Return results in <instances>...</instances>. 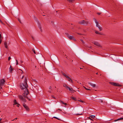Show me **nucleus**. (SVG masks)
I'll use <instances>...</instances> for the list:
<instances>
[{
  "label": "nucleus",
  "instance_id": "1",
  "mask_svg": "<svg viewBox=\"0 0 123 123\" xmlns=\"http://www.w3.org/2000/svg\"><path fill=\"white\" fill-rule=\"evenodd\" d=\"M27 80L26 78H25L24 80V83L20 85V88L22 89H25L24 91V95H27L29 93L27 89L28 86L27 83Z\"/></svg>",
  "mask_w": 123,
  "mask_h": 123
},
{
  "label": "nucleus",
  "instance_id": "2",
  "mask_svg": "<svg viewBox=\"0 0 123 123\" xmlns=\"http://www.w3.org/2000/svg\"><path fill=\"white\" fill-rule=\"evenodd\" d=\"M24 98L21 95H19V97L21 100H22V101H23L24 102H25L26 101V100L25 98V97H26L27 99L29 101L31 100V99H30V98H29L27 96L25 97V96H26V95H24Z\"/></svg>",
  "mask_w": 123,
  "mask_h": 123
},
{
  "label": "nucleus",
  "instance_id": "3",
  "mask_svg": "<svg viewBox=\"0 0 123 123\" xmlns=\"http://www.w3.org/2000/svg\"><path fill=\"white\" fill-rule=\"evenodd\" d=\"M4 80L3 79L0 80V88L2 89V88L1 86L3 85L5 82Z\"/></svg>",
  "mask_w": 123,
  "mask_h": 123
},
{
  "label": "nucleus",
  "instance_id": "4",
  "mask_svg": "<svg viewBox=\"0 0 123 123\" xmlns=\"http://www.w3.org/2000/svg\"><path fill=\"white\" fill-rule=\"evenodd\" d=\"M23 106L24 108L27 111H29V109L27 106L25 104H23Z\"/></svg>",
  "mask_w": 123,
  "mask_h": 123
},
{
  "label": "nucleus",
  "instance_id": "5",
  "mask_svg": "<svg viewBox=\"0 0 123 123\" xmlns=\"http://www.w3.org/2000/svg\"><path fill=\"white\" fill-rule=\"evenodd\" d=\"M93 19L96 24V26L98 27H99L100 25H99L98 23L97 20L95 18H94Z\"/></svg>",
  "mask_w": 123,
  "mask_h": 123
},
{
  "label": "nucleus",
  "instance_id": "6",
  "mask_svg": "<svg viewBox=\"0 0 123 123\" xmlns=\"http://www.w3.org/2000/svg\"><path fill=\"white\" fill-rule=\"evenodd\" d=\"M110 83L111 85L116 86H119V85L117 83H115L114 82H111Z\"/></svg>",
  "mask_w": 123,
  "mask_h": 123
},
{
  "label": "nucleus",
  "instance_id": "7",
  "mask_svg": "<svg viewBox=\"0 0 123 123\" xmlns=\"http://www.w3.org/2000/svg\"><path fill=\"white\" fill-rule=\"evenodd\" d=\"M68 38L70 39L73 40L74 41H75L76 40L75 39L73 36H68Z\"/></svg>",
  "mask_w": 123,
  "mask_h": 123
},
{
  "label": "nucleus",
  "instance_id": "8",
  "mask_svg": "<svg viewBox=\"0 0 123 123\" xmlns=\"http://www.w3.org/2000/svg\"><path fill=\"white\" fill-rule=\"evenodd\" d=\"M4 44L5 47L6 49H8V44L6 42H5L4 43Z\"/></svg>",
  "mask_w": 123,
  "mask_h": 123
},
{
  "label": "nucleus",
  "instance_id": "9",
  "mask_svg": "<svg viewBox=\"0 0 123 123\" xmlns=\"http://www.w3.org/2000/svg\"><path fill=\"white\" fill-rule=\"evenodd\" d=\"M13 68H12L11 66H10L9 68V72L10 73H12V71L13 70Z\"/></svg>",
  "mask_w": 123,
  "mask_h": 123
},
{
  "label": "nucleus",
  "instance_id": "10",
  "mask_svg": "<svg viewBox=\"0 0 123 123\" xmlns=\"http://www.w3.org/2000/svg\"><path fill=\"white\" fill-rule=\"evenodd\" d=\"M89 84L93 87H94L95 86V84H93L91 83H89Z\"/></svg>",
  "mask_w": 123,
  "mask_h": 123
},
{
  "label": "nucleus",
  "instance_id": "11",
  "mask_svg": "<svg viewBox=\"0 0 123 123\" xmlns=\"http://www.w3.org/2000/svg\"><path fill=\"white\" fill-rule=\"evenodd\" d=\"M79 23L80 24H85L86 23V22L84 20H83L79 22Z\"/></svg>",
  "mask_w": 123,
  "mask_h": 123
},
{
  "label": "nucleus",
  "instance_id": "12",
  "mask_svg": "<svg viewBox=\"0 0 123 123\" xmlns=\"http://www.w3.org/2000/svg\"><path fill=\"white\" fill-rule=\"evenodd\" d=\"M20 70L21 71L20 72L21 73H22V74H21V75H20V77H21V76L22 77H21V79H22L24 76V75H22L23 71H22V70Z\"/></svg>",
  "mask_w": 123,
  "mask_h": 123
},
{
  "label": "nucleus",
  "instance_id": "13",
  "mask_svg": "<svg viewBox=\"0 0 123 123\" xmlns=\"http://www.w3.org/2000/svg\"><path fill=\"white\" fill-rule=\"evenodd\" d=\"M92 43H93L94 44L97 45H98L99 44L98 42L96 41H94L93 42H92Z\"/></svg>",
  "mask_w": 123,
  "mask_h": 123
},
{
  "label": "nucleus",
  "instance_id": "14",
  "mask_svg": "<svg viewBox=\"0 0 123 123\" xmlns=\"http://www.w3.org/2000/svg\"><path fill=\"white\" fill-rule=\"evenodd\" d=\"M63 86L67 89H68L69 87L66 84H63Z\"/></svg>",
  "mask_w": 123,
  "mask_h": 123
},
{
  "label": "nucleus",
  "instance_id": "15",
  "mask_svg": "<svg viewBox=\"0 0 123 123\" xmlns=\"http://www.w3.org/2000/svg\"><path fill=\"white\" fill-rule=\"evenodd\" d=\"M71 98L74 101H76L77 100L76 98L73 97H71Z\"/></svg>",
  "mask_w": 123,
  "mask_h": 123
},
{
  "label": "nucleus",
  "instance_id": "16",
  "mask_svg": "<svg viewBox=\"0 0 123 123\" xmlns=\"http://www.w3.org/2000/svg\"><path fill=\"white\" fill-rule=\"evenodd\" d=\"M62 74L64 76L67 78H68V76L67 74H66L65 73H62Z\"/></svg>",
  "mask_w": 123,
  "mask_h": 123
},
{
  "label": "nucleus",
  "instance_id": "17",
  "mask_svg": "<svg viewBox=\"0 0 123 123\" xmlns=\"http://www.w3.org/2000/svg\"><path fill=\"white\" fill-rule=\"evenodd\" d=\"M68 89L70 92H72L73 91V89L72 88H70L69 87Z\"/></svg>",
  "mask_w": 123,
  "mask_h": 123
},
{
  "label": "nucleus",
  "instance_id": "18",
  "mask_svg": "<svg viewBox=\"0 0 123 123\" xmlns=\"http://www.w3.org/2000/svg\"><path fill=\"white\" fill-rule=\"evenodd\" d=\"M60 103L62 104L65 105H67V104L66 103H64V102L62 101H61Z\"/></svg>",
  "mask_w": 123,
  "mask_h": 123
},
{
  "label": "nucleus",
  "instance_id": "19",
  "mask_svg": "<svg viewBox=\"0 0 123 123\" xmlns=\"http://www.w3.org/2000/svg\"><path fill=\"white\" fill-rule=\"evenodd\" d=\"M14 105H16V104H17L18 105V103H17V102H16V100H14Z\"/></svg>",
  "mask_w": 123,
  "mask_h": 123
},
{
  "label": "nucleus",
  "instance_id": "20",
  "mask_svg": "<svg viewBox=\"0 0 123 123\" xmlns=\"http://www.w3.org/2000/svg\"><path fill=\"white\" fill-rule=\"evenodd\" d=\"M67 78L68 79V80L69 81H70V80L72 82H73L72 80L69 77H68Z\"/></svg>",
  "mask_w": 123,
  "mask_h": 123
},
{
  "label": "nucleus",
  "instance_id": "21",
  "mask_svg": "<svg viewBox=\"0 0 123 123\" xmlns=\"http://www.w3.org/2000/svg\"><path fill=\"white\" fill-rule=\"evenodd\" d=\"M98 28L100 31H101L102 30V28L100 26H99V27H98Z\"/></svg>",
  "mask_w": 123,
  "mask_h": 123
},
{
  "label": "nucleus",
  "instance_id": "22",
  "mask_svg": "<svg viewBox=\"0 0 123 123\" xmlns=\"http://www.w3.org/2000/svg\"><path fill=\"white\" fill-rule=\"evenodd\" d=\"M69 2H73L74 1V0H67Z\"/></svg>",
  "mask_w": 123,
  "mask_h": 123
},
{
  "label": "nucleus",
  "instance_id": "23",
  "mask_svg": "<svg viewBox=\"0 0 123 123\" xmlns=\"http://www.w3.org/2000/svg\"><path fill=\"white\" fill-rule=\"evenodd\" d=\"M123 119V118H119L117 119L116 120H115V122L116 121H117L119 120H121V119Z\"/></svg>",
  "mask_w": 123,
  "mask_h": 123
},
{
  "label": "nucleus",
  "instance_id": "24",
  "mask_svg": "<svg viewBox=\"0 0 123 123\" xmlns=\"http://www.w3.org/2000/svg\"><path fill=\"white\" fill-rule=\"evenodd\" d=\"M95 33L97 34H100V33L98 31H95Z\"/></svg>",
  "mask_w": 123,
  "mask_h": 123
},
{
  "label": "nucleus",
  "instance_id": "25",
  "mask_svg": "<svg viewBox=\"0 0 123 123\" xmlns=\"http://www.w3.org/2000/svg\"><path fill=\"white\" fill-rule=\"evenodd\" d=\"M90 117H91V118H93L95 117V116L94 115H91L90 116Z\"/></svg>",
  "mask_w": 123,
  "mask_h": 123
},
{
  "label": "nucleus",
  "instance_id": "26",
  "mask_svg": "<svg viewBox=\"0 0 123 123\" xmlns=\"http://www.w3.org/2000/svg\"><path fill=\"white\" fill-rule=\"evenodd\" d=\"M32 50L33 51L34 53L35 54H36V52L34 49H32Z\"/></svg>",
  "mask_w": 123,
  "mask_h": 123
},
{
  "label": "nucleus",
  "instance_id": "27",
  "mask_svg": "<svg viewBox=\"0 0 123 123\" xmlns=\"http://www.w3.org/2000/svg\"><path fill=\"white\" fill-rule=\"evenodd\" d=\"M83 87L84 88H85L86 90H91L90 89H89L85 87L84 86H83Z\"/></svg>",
  "mask_w": 123,
  "mask_h": 123
},
{
  "label": "nucleus",
  "instance_id": "28",
  "mask_svg": "<svg viewBox=\"0 0 123 123\" xmlns=\"http://www.w3.org/2000/svg\"><path fill=\"white\" fill-rule=\"evenodd\" d=\"M39 28H40V30L41 31V26L40 25H39Z\"/></svg>",
  "mask_w": 123,
  "mask_h": 123
},
{
  "label": "nucleus",
  "instance_id": "29",
  "mask_svg": "<svg viewBox=\"0 0 123 123\" xmlns=\"http://www.w3.org/2000/svg\"><path fill=\"white\" fill-rule=\"evenodd\" d=\"M17 119V118H16L14 119H13V120H12V121H14V120H16Z\"/></svg>",
  "mask_w": 123,
  "mask_h": 123
},
{
  "label": "nucleus",
  "instance_id": "30",
  "mask_svg": "<svg viewBox=\"0 0 123 123\" xmlns=\"http://www.w3.org/2000/svg\"><path fill=\"white\" fill-rule=\"evenodd\" d=\"M11 59V57H9L8 58V60L9 61Z\"/></svg>",
  "mask_w": 123,
  "mask_h": 123
},
{
  "label": "nucleus",
  "instance_id": "31",
  "mask_svg": "<svg viewBox=\"0 0 123 123\" xmlns=\"http://www.w3.org/2000/svg\"><path fill=\"white\" fill-rule=\"evenodd\" d=\"M2 41V39L1 38H0V43H1Z\"/></svg>",
  "mask_w": 123,
  "mask_h": 123
},
{
  "label": "nucleus",
  "instance_id": "32",
  "mask_svg": "<svg viewBox=\"0 0 123 123\" xmlns=\"http://www.w3.org/2000/svg\"><path fill=\"white\" fill-rule=\"evenodd\" d=\"M53 118H56V119H58V118L57 117H53Z\"/></svg>",
  "mask_w": 123,
  "mask_h": 123
},
{
  "label": "nucleus",
  "instance_id": "33",
  "mask_svg": "<svg viewBox=\"0 0 123 123\" xmlns=\"http://www.w3.org/2000/svg\"><path fill=\"white\" fill-rule=\"evenodd\" d=\"M52 97L54 98H55V97H54V96L53 95L52 96Z\"/></svg>",
  "mask_w": 123,
  "mask_h": 123
},
{
  "label": "nucleus",
  "instance_id": "34",
  "mask_svg": "<svg viewBox=\"0 0 123 123\" xmlns=\"http://www.w3.org/2000/svg\"><path fill=\"white\" fill-rule=\"evenodd\" d=\"M80 40L83 43H84V41L83 40H81V39Z\"/></svg>",
  "mask_w": 123,
  "mask_h": 123
},
{
  "label": "nucleus",
  "instance_id": "35",
  "mask_svg": "<svg viewBox=\"0 0 123 123\" xmlns=\"http://www.w3.org/2000/svg\"><path fill=\"white\" fill-rule=\"evenodd\" d=\"M49 89H51V86H49Z\"/></svg>",
  "mask_w": 123,
  "mask_h": 123
},
{
  "label": "nucleus",
  "instance_id": "36",
  "mask_svg": "<svg viewBox=\"0 0 123 123\" xmlns=\"http://www.w3.org/2000/svg\"><path fill=\"white\" fill-rule=\"evenodd\" d=\"M78 100L80 102H83V101H82V100Z\"/></svg>",
  "mask_w": 123,
  "mask_h": 123
},
{
  "label": "nucleus",
  "instance_id": "37",
  "mask_svg": "<svg viewBox=\"0 0 123 123\" xmlns=\"http://www.w3.org/2000/svg\"><path fill=\"white\" fill-rule=\"evenodd\" d=\"M2 120L1 118H0V123H2V122L1 121V120Z\"/></svg>",
  "mask_w": 123,
  "mask_h": 123
},
{
  "label": "nucleus",
  "instance_id": "38",
  "mask_svg": "<svg viewBox=\"0 0 123 123\" xmlns=\"http://www.w3.org/2000/svg\"><path fill=\"white\" fill-rule=\"evenodd\" d=\"M16 65H17L18 64V61H17V60H16Z\"/></svg>",
  "mask_w": 123,
  "mask_h": 123
},
{
  "label": "nucleus",
  "instance_id": "39",
  "mask_svg": "<svg viewBox=\"0 0 123 123\" xmlns=\"http://www.w3.org/2000/svg\"><path fill=\"white\" fill-rule=\"evenodd\" d=\"M97 14H98V15H99L101 14V13L100 12V13H97Z\"/></svg>",
  "mask_w": 123,
  "mask_h": 123
},
{
  "label": "nucleus",
  "instance_id": "40",
  "mask_svg": "<svg viewBox=\"0 0 123 123\" xmlns=\"http://www.w3.org/2000/svg\"><path fill=\"white\" fill-rule=\"evenodd\" d=\"M0 22H1V23H2V21L0 19Z\"/></svg>",
  "mask_w": 123,
  "mask_h": 123
},
{
  "label": "nucleus",
  "instance_id": "41",
  "mask_svg": "<svg viewBox=\"0 0 123 123\" xmlns=\"http://www.w3.org/2000/svg\"><path fill=\"white\" fill-rule=\"evenodd\" d=\"M18 20L20 22V23H21V21L19 19H18Z\"/></svg>",
  "mask_w": 123,
  "mask_h": 123
},
{
  "label": "nucleus",
  "instance_id": "42",
  "mask_svg": "<svg viewBox=\"0 0 123 123\" xmlns=\"http://www.w3.org/2000/svg\"><path fill=\"white\" fill-rule=\"evenodd\" d=\"M89 119L91 120H92V119L91 118H90V117H89Z\"/></svg>",
  "mask_w": 123,
  "mask_h": 123
},
{
  "label": "nucleus",
  "instance_id": "43",
  "mask_svg": "<svg viewBox=\"0 0 123 123\" xmlns=\"http://www.w3.org/2000/svg\"><path fill=\"white\" fill-rule=\"evenodd\" d=\"M58 110H60V111H62L61 110L59 109H58Z\"/></svg>",
  "mask_w": 123,
  "mask_h": 123
},
{
  "label": "nucleus",
  "instance_id": "44",
  "mask_svg": "<svg viewBox=\"0 0 123 123\" xmlns=\"http://www.w3.org/2000/svg\"><path fill=\"white\" fill-rule=\"evenodd\" d=\"M0 38H1V35L0 34Z\"/></svg>",
  "mask_w": 123,
  "mask_h": 123
},
{
  "label": "nucleus",
  "instance_id": "45",
  "mask_svg": "<svg viewBox=\"0 0 123 123\" xmlns=\"http://www.w3.org/2000/svg\"><path fill=\"white\" fill-rule=\"evenodd\" d=\"M3 25H5V24H4L3 22H2V23Z\"/></svg>",
  "mask_w": 123,
  "mask_h": 123
},
{
  "label": "nucleus",
  "instance_id": "46",
  "mask_svg": "<svg viewBox=\"0 0 123 123\" xmlns=\"http://www.w3.org/2000/svg\"><path fill=\"white\" fill-rule=\"evenodd\" d=\"M98 73H96V74H98Z\"/></svg>",
  "mask_w": 123,
  "mask_h": 123
},
{
  "label": "nucleus",
  "instance_id": "47",
  "mask_svg": "<svg viewBox=\"0 0 123 123\" xmlns=\"http://www.w3.org/2000/svg\"><path fill=\"white\" fill-rule=\"evenodd\" d=\"M17 107H19V106L18 105H17Z\"/></svg>",
  "mask_w": 123,
  "mask_h": 123
},
{
  "label": "nucleus",
  "instance_id": "48",
  "mask_svg": "<svg viewBox=\"0 0 123 123\" xmlns=\"http://www.w3.org/2000/svg\"><path fill=\"white\" fill-rule=\"evenodd\" d=\"M82 69V68H80V69Z\"/></svg>",
  "mask_w": 123,
  "mask_h": 123
},
{
  "label": "nucleus",
  "instance_id": "49",
  "mask_svg": "<svg viewBox=\"0 0 123 123\" xmlns=\"http://www.w3.org/2000/svg\"><path fill=\"white\" fill-rule=\"evenodd\" d=\"M49 92H51V91H49Z\"/></svg>",
  "mask_w": 123,
  "mask_h": 123
},
{
  "label": "nucleus",
  "instance_id": "50",
  "mask_svg": "<svg viewBox=\"0 0 123 123\" xmlns=\"http://www.w3.org/2000/svg\"><path fill=\"white\" fill-rule=\"evenodd\" d=\"M80 84H81V83H80Z\"/></svg>",
  "mask_w": 123,
  "mask_h": 123
},
{
  "label": "nucleus",
  "instance_id": "51",
  "mask_svg": "<svg viewBox=\"0 0 123 123\" xmlns=\"http://www.w3.org/2000/svg\"><path fill=\"white\" fill-rule=\"evenodd\" d=\"M43 16H45V15H43Z\"/></svg>",
  "mask_w": 123,
  "mask_h": 123
}]
</instances>
